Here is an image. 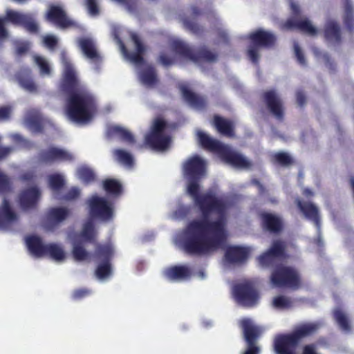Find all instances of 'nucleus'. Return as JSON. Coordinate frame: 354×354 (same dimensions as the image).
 Returning a JSON list of instances; mask_svg holds the SVG:
<instances>
[{"mask_svg":"<svg viewBox=\"0 0 354 354\" xmlns=\"http://www.w3.org/2000/svg\"><path fill=\"white\" fill-rule=\"evenodd\" d=\"M203 218L193 220L183 231L182 245L189 254L203 255L220 248L225 241L226 203L207 192L194 202Z\"/></svg>","mask_w":354,"mask_h":354,"instance_id":"obj_1","label":"nucleus"},{"mask_svg":"<svg viewBox=\"0 0 354 354\" xmlns=\"http://www.w3.org/2000/svg\"><path fill=\"white\" fill-rule=\"evenodd\" d=\"M63 77L59 91L66 95V115L70 120L76 123L90 121L96 109L93 95L81 84L71 62L62 55Z\"/></svg>","mask_w":354,"mask_h":354,"instance_id":"obj_2","label":"nucleus"},{"mask_svg":"<svg viewBox=\"0 0 354 354\" xmlns=\"http://www.w3.org/2000/svg\"><path fill=\"white\" fill-rule=\"evenodd\" d=\"M197 136L203 149L217 153L225 162L238 168H249L251 166L250 161L241 154L233 151L219 140L211 138L203 131H198Z\"/></svg>","mask_w":354,"mask_h":354,"instance_id":"obj_3","label":"nucleus"},{"mask_svg":"<svg viewBox=\"0 0 354 354\" xmlns=\"http://www.w3.org/2000/svg\"><path fill=\"white\" fill-rule=\"evenodd\" d=\"M247 38L249 41L247 55L255 65L259 64L261 49H270L277 42L275 34L263 28H258L250 32Z\"/></svg>","mask_w":354,"mask_h":354,"instance_id":"obj_4","label":"nucleus"},{"mask_svg":"<svg viewBox=\"0 0 354 354\" xmlns=\"http://www.w3.org/2000/svg\"><path fill=\"white\" fill-rule=\"evenodd\" d=\"M167 126V122L162 118H156L145 137V145L154 150L167 149L171 142L170 136L165 133Z\"/></svg>","mask_w":354,"mask_h":354,"instance_id":"obj_5","label":"nucleus"},{"mask_svg":"<svg viewBox=\"0 0 354 354\" xmlns=\"http://www.w3.org/2000/svg\"><path fill=\"white\" fill-rule=\"evenodd\" d=\"M232 295L238 304L246 307L254 306L259 299V294L254 283L248 279L233 283Z\"/></svg>","mask_w":354,"mask_h":354,"instance_id":"obj_6","label":"nucleus"},{"mask_svg":"<svg viewBox=\"0 0 354 354\" xmlns=\"http://www.w3.org/2000/svg\"><path fill=\"white\" fill-rule=\"evenodd\" d=\"M240 326L247 344V348L243 354H259L260 348L257 346V342L263 332V328L254 324L249 318L243 319L240 322Z\"/></svg>","mask_w":354,"mask_h":354,"instance_id":"obj_7","label":"nucleus"},{"mask_svg":"<svg viewBox=\"0 0 354 354\" xmlns=\"http://www.w3.org/2000/svg\"><path fill=\"white\" fill-rule=\"evenodd\" d=\"M46 19L62 29L81 28V25L67 15L63 8L58 5H50L46 13Z\"/></svg>","mask_w":354,"mask_h":354,"instance_id":"obj_8","label":"nucleus"},{"mask_svg":"<svg viewBox=\"0 0 354 354\" xmlns=\"http://www.w3.org/2000/svg\"><path fill=\"white\" fill-rule=\"evenodd\" d=\"M89 214L92 218L109 221L113 218V210L111 205L104 198L93 196L88 200Z\"/></svg>","mask_w":354,"mask_h":354,"instance_id":"obj_9","label":"nucleus"},{"mask_svg":"<svg viewBox=\"0 0 354 354\" xmlns=\"http://www.w3.org/2000/svg\"><path fill=\"white\" fill-rule=\"evenodd\" d=\"M290 8L294 16L289 19V29L295 28L310 36H315L317 34V28L308 18L300 15L299 6L297 3L292 2Z\"/></svg>","mask_w":354,"mask_h":354,"instance_id":"obj_10","label":"nucleus"},{"mask_svg":"<svg viewBox=\"0 0 354 354\" xmlns=\"http://www.w3.org/2000/svg\"><path fill=\"white\" fill-rule=\"evenodd\" d=\"M183 169L187 179L201 180L205 175L206 165L198 155H194L184 162Z\"/></svg>","mask_w":354,"mask_h":354,"instance_id":"obj_11","label":"nucleus"},{"mask_svg":"<svg viewBox=\"0 0 354 354\" xmlns=\"http://www.w3.org/2000/svg\"><path fill=\"white\" fill-rule=\"evenodd\" d=\"M41 162L52 164L55 162H71L73 156L68 151L55 147H50L40 151L38 156Z\"/></svg>","mask_w":354,"mask_h":354,"instance_id":"obj_12","label":"nucleus"},{"mask_svg":"<svg viewBox=\"0 0 354 354\" xmlns=\"http://www.w3.org/2000/svg\"><path fill=\"white\" fill-rule=\"evenodd\" d=\"M318 329L315 324H305L297 327L289 333V354H295V347L303 339L315 334Z\"/></svg>","mask_w":354,"mask_h":354,"instance_id":"obj_13","label":"nucleus"},{"mask_svg":"<svg viewBox=\"0 0 354 354\" xmlns=\"http://www.w3.org/2000/svg\"><path fill=\"white\" fill-rule=\"evenodd\" d=\"M297 203L299 208L304 214L305 217L313 222L316 225L318 233V238L316 239V243L318 246H322L323 241L320 236L321 222L318 207L310 202L302 203L298 200Z\"/></svg>","mask_w":354,"mask_h":354,"instance_id":"obj_14","label":"nucleus"},{"mask_svg":"<svg viewBox=\"0 0 354 354\" xmlns=\"http://www.w3.org/2000/svg\"><path fill=\"white\" fill-rule=\"evenodd\" d=\"M263 98L270 113L278 120L283 119V103L278 93L274 90L267 91L263 93Z\"/></svg>","mask_w":354,"mask_h":354,"instance_id":"obj_15","label":"nucleus"},{"mask_svg":"<svg viewBox=\"0 0 354 354\" xmlns=\"http://www.w3.org/2000/svg\"><path fill=\"white\" fill-rule=\"evenodd\" d=\"M284 255V247L281 241H275L270 248L258 258L259 264L263 267L272 266L275 261Z\"/></svg>","mask_w":354,"mask_h":354,"instance_id":"obj_16","label":"nucleus"},{"mask_svg":"<svg viewBox=\"0 0 354 354\" xmlns=\"http://www.w3.org/2000/svg\"><path fill=\"white\" fill-rule=\"evenodd\" d=\"M130 37L135 44L136 51L129 52L124 44L122 43L121 46L123 53L131 62L136 64H142L145 62L143 54L145 51V47L136 33L131 32Z\"/></svg>","mask_w":354,"mask_h":354,"instance_id":"obj_17","label":"nucleus"},{"mask_svg":"<svg viewBox=\"0 0 354 354\" xmlns=\"http://www.w3.org/2000/svg\"><path fill=\"white\" fill-rule=\"evenodd\" d=\"M41 192L38 187H32L21 192L19 201L23 209L27 210L37 207Z\"/></svg>","mask_w":354,"mask_h":354,"instance_id":"obj_18","label":"nucleus"},{"mask_svg":"<svg viewBox=\"0 0 354 354\" xmlns=\"http://www.w3.org/2000/svg\"><path fill=\"white\" fill-rule=\"evenodd\" d=\"M18 216L12 209L10 201L3 198L0 206V229H6L13 222L17 221Z\"/></svg>","mask_w":354,"mask_h":354,"instance_id":"obj_19","label":"nucleus"},{"mask_svg":"<svg viewBox=\"0 0 354 354\" xmlns=\"http://www.w3.org/2000/svg\"><path fill=\"white\" fill-rule=\"evenodd\" d=\"M180 91L183 98L191 106L197 109H204L207 106L205 99L191 91L186 85H180Z\"/></svg>","mask_w":354,"mask_h":354,"instance_id":"obj_20","label":"nucleus"},{"mask_svg":"<svg viewBox=\"0 0 354 354\" xmlns=\"http://www.w3.org/2000/svg\"><path fill=\"white\" fill-rule=\"evenodd\" d=\"M260 216L263 230L273 234H277L282 230L283 223L279 216L268 212L261 213Z\"/></svg>","mask_w":354,"mask_h":354,"instance_id":"obj_21","label":"nucleus"},{"mask_svg":"<svg viewBox=\"0 0 354 354\" xmlns=\"http://www.w3.org/2000/svg\"><path fill=\"white\" fill-rule=\"evenodd\" d=\"M70 214V211L65 207H52L46 215V227L51 228L64 221Z\"/></svg>","mask_w":354,"mask_h":354,"instance_id":"obj_22","label":"nucleus"},{"mask_svg":"<svg viewBox=\"0 0 354 354\" xmlns=\"http://www.w3.org/2000/svg\"><path fill=\"white\" fill-rule=\"evenodd\" d=\"M16 79L24 90L30 93H35L37 86L32 77V71L30 68H21L15 75Z\"/></svg>","mask_w":354,"mask_h":354,"instance_id":"obj_23","label":"nucleus"},{"mask_svg":"<svg viewBox=\"0 0 354 354\" xmlns=\"http://www.w3.org/2000/svg\"><path fill=\"white\" fill-rule=\"evenodd\" d=\"M249 256V251L241 246H229L225 251V257L230 263H240L245 261Z\"/></svg>","mask_w":354,"mask_h":354,"instance_id":"obj_24","label":"nucleus"},{"mask_svg":"<svg viewBox=\"0 0 354 354\" xmlns=\"http://www.w3.org/2000/svg\"><path fill=\"white\" fill-rule=\"evenodd\" d=\"M26 243L30 252L36 257L46 256V245L37 235H30L26 238Z\"/></svg>","mask_w":354,"mask_h":354,"instance_id":"obj_25","label":"nucleus"},{"mask_svg":"<svg viewBox=\"0 0 354 354\" xmlns=\"http://www.w3.org/2000/svg\"><path fill=\"white\" fill-rule=\"evenodd\" d=\"M84 55L90 60L97 62L101 60L93 41L90 38H81L78 41Z\"/></svg>","mask_w":354,"mask_h":354,"instance_id":"obj_26","label":"nucleus"},{"mask_svg":"<svg viewBox=\"0 0 354 354\" xmlns=\"http://www.w3.org/2000/svg\"><path fill=\"white\" fill-rule=\"evenodd\" d=\"M326 40L332 44L339 43L341 40V32L339 24L333 20L328 21L324 28Z\"/></svg>","mask_w":354,"mask_h":354,"instance_id":"obj_27","label":"nucleus"},{"mask_svg":"<svg viewBox=\"0 0 354 354\" xmlns=\"http://www.w3.org/2000/svg\"><path fill=\"white\" fill-rule=\"evenodd\" d=\"M217 59L218 54L211 51L208 48L203 46L200 47L194 53L192 61L195 63H200L202 62L213 63L216 62Z\"/></svg>","mask_w":354,"mask_h":354,"instance_id":"obj_28","label":"nucleus"},{"mask_svg":"<svg viewBox=\"0 0 354 354\" xmlns=\"http://www.w3.org/2000/svg\"><path fill=\"white\" fill-rule=\"evenodd\" d=\"M214 124L222 135L230 138L234 136V127L231 121L219 115H215L214 117Z\"/></svg>","mask_w":354,"mask_h":354,"instance_id":"obj_29","label":"nucleus"},{"mask_svg":"<svg viewBox=\"0 0 354 354\" xmlns=\"http://www.w3.org/2000/svg\"><path fill=\"white\" fill-rule=\"evenodd\" d=\"M166 277L170 280H183L190 277L191 272L185 266H174L165 270Z\"/></svg>","mask_w":354,"mask_h":354,"instance_id":"obj_30","label":"nucleus"},{"mask_svg":"<svg viewBox=\"0 0 354 354\" xmlns=\"http://www.w3.org/2000/svg\"><path fill=\"white\" fill-rule=\"evenodd\" d=\"M271 282L274 286L285 287L288 286V267H277L272 272Z\"/></svg>","mask_w":354,"mask_h":354,"instance_id":"obj_31","label":"nucleus"},{"mask_svg":"<svg viewBox=\"0 0 354 354\" xmlns=\"http://www.w3.org/2000/svg\"><path fill=\"white\" fill-rule=\"evenodd\" d=\"M140 80L143 84L148 87H153L158 82L155 68L149 65L140 73Z\"/></svg>","mask_w":354,"mask_h":354,"instance_id":"obj_32","label":"nucleus"},{"mask_svg":"<svg viewBox=\"0 0 354 354\" xmlns=\"http://www.w3.org/2000/svg\"><path fill=\"white\" fill-rule=\"evenodd\" d=\"M107 133L110 136H118L121 140L129 145H133L136 143V140L133 134L122 127L117 125L111 126L109 127Z\"/></svg>","mask_w":354,"mask_h":354,"instance_id":"obj_33","label":"nucleus"},{"mask_svg":"<svg viewBox=\"0 0 354 354\" xmlns=\"http://www.w3.org/2000/svg\"><path fill=\"white\" fill-rule=\"evenodd\" d=\"M26 125L30 129L35 133L43 131L42 119L37 111H31L28 113L25 118Z\"/></svg>","mask_w":354,"mask_h":354,"instance_id":"obj_34","label":"nucleus"},{"mask_svg":"<svg viewBox=\"0 0 354 354\" xmlns=\"http://www.w3.org/2000/svg\"><path fill=\"white\" fill-rule=\"evenodd\" d=\"M273 351L275 354H288V333H278L273 339Z\"/></svg>","mask_w":354,"mask_h":354,"instance_id":"obj_35","label":"nucleus"},{"mask_svg":"<svg viewBox=\"0 0 354 354\" xmlns=\"http://www.w3.org/2000/svg\"><path fill=\"white\" fill-rule=\"evenodd\" d=\"M114 250L111 244H97L95 248L94 256L102 261H111Z\"/></svg>","mask_w":354,"mask_h":354,"instance_id":"obj_36","label":"nucleus"},{"mask_svg":"<svg viewBox=\"0 0 354 354\" xmlns=\"http://www.w3.org/2000/svg\"><path fill=\"white\" fill-rule=\"evenodd\" d=\"M173 50L181 57L192 60L194 51L185 42L174 40L171 43Z\"/></svg>","mask_w":354,"mask_h":354,"instance_id":"obj_37","label":"nucleus"},{"mask_svg":"<svg viewBox=\"0 0 354 354\" xmlns=\"http://www.w3.org/2000/svg\"><path fill=\"white\" fill-rule=\"evenodd\" d=\"M96 234L97 232L93 222L91 220L85 222L80 232L81 237L86 241L93 243L95 241Z\"/></svg>","mask_w":354,"mask_h":354,"instance_id":"obj_38","label":"nucleus"},{"mask_svg":"<svg viewBox=\"0 0 354 354\" xmlns=\"http://www.w3.org/2000/svg\"><path fill=\"white\" fill-rule=\"evenodd\" d=\"M303 286V280L299 272L292 267H289V290H296Z\"/></svg>","mask_w":354,"mask_h":354,"instance_id":"obj_39","label":"nucleus"},{"mask_svg":"<svg viewBox=\"0 0 354 354\" xmlns=\"http://www.w3.org/2000/svg\"><path fill=\"white\" fill-rule=\"evenodd\" d=\"M72 254L73 258L78 261H84L89 256L82 242L77 240H74L73 242Z\"/></svg>","mask_w":354,"mask_h":354,"instance_id":"obj_40","label":"nucleus"},{"mask_svg":"<svg viewBox=\"0 0 354 354\" xmlns=\"http://www.w3.org/2000/svg\"><path fill=\"white\" fill-rule=\"evenodd\" d=\"M46 256H49L56 261H62L65 258V253L57 244L50 243L46 245Z\"/></svg>","mask_w":354,"mask_h":354,"instance_id":"obj_41","label":"nucleus"},{"mask_svg":"<svg viewBox=\"0 0 354 354\" xmlns=\"http://www.w3.org/2000/svg\"><path fill=\"white\" fill-rule=\"evenodd\" d=\"M344 19L348 29L351 31L354 27L353 7L351 0H344Z\"/></svg>","mask_w":354,"mask_h":354,"instance_id":"obj_42","label":"nucleus"},{"mask_svg":"<svg viewBox=\"0 0 354 354\" xmlns=\"http://www.w3.org/2000/svg\"><path fill=\"white\" fill-rule=\"evenodd\" d=\"M104 190L109 194L118 196L122 193V185L116 180L109 178L103 182Z\"/></svg>","mask_w":354,"mask_h":354,"instance_id":"obj_43","label":"nucleus"},{"mask_svg":"<svg viewBox=\"0 0 354 354\" xmlns=\"http://www.w3.org/2000/svg\"><path fill=\"white\" fill-rule=\"evenodd\" d=\"M312 50L315 56L322 60L330 71L333 72L335 71L336 65L327 53L321 51L315 46L312 47Z\"/></svg>","mask_w":354,"mask_h":354,"instance_id":"obj_44","label":"nucleus"},{"mask_svg":"<svg viewBox=\"0 0 354 354\" xmlns=\"http://www.w3.org/2000/svg\"><path fill=\"white\" fill-rule=\"evenodd\" d=\"M113 154L115 160L120 163L128 167H132L133 165V156L127 151L123 149H116L113 151Z\"/></svg>","mask_w":354,"mask_h":354,"instance_id":"obj_45","label":"nucleus"},{"mask_svg":"<svg viewBox=\"0 0 354 354\" xmlns=\"http://www.w3.org/2000/svg\"><path fill=\"white\" fill-rule=\"evenodd\" d=\"M334 318L335 319L340 329L346 333H351V326L347 316L344 311H334Z\"/></svg>","mask_w":354,"mask_h":354,"instance_id":"obj_46","label":"nucleus"},{"mask_svg":"<svg viewBox=\"0 0 354 354\" xmlns=\"http://www.w3.org/2000/svg\"><path fill=\"white\" fill-rule=\"evenodd\" d=\"M78 178L85 184H89L95 181V174L93 171L85 166L80 167L77 171Z\"/></svg>","mask_w":354,"mask_h":354,"instance_id":"obj_47","label":"nucleus"},{"mask_svg":"<svg viewBox=\"0 0 354 354\" xmlns=\"http://www.w3.org/2000/svg\"><path fill=\"white\" fill-rule=\"evenodd\" d=\"M27 15L12 10H7L4 19L14 25L21 26Z\"/></svg>","mask_w":354,"mask_h":354,"instance_id":"obj_48","label":"nucleus"},{"mask_svg":"<svg viewBox=\"0 0 354 354\" xmlns=\"http://www.w3.org/2000/svg\"><path fill=\"white\" fill-rule=\"evenodd\" d=\"M35 63L39 69V73L41 76H50L51 75V68L48 61L39 55L34 56Z\"/></svg>","mask_w":354,"mask_h":354,"instance_id":"obj_49","label":"nucleus"},{"mask_svg":"<svg viewBox=\"0 0 354 354\" xmlns=\"http://www.w3.org/2000/svg\"><path fill=\"white\" fill-rule=\"evenodd\" d=\"M111 273V261H102L95 270V275L100 279H102L109 277Z\"/></svg>","mask_w":354,"mask_h":354,"instance_id":"obj_50","label":"nucleus"},{"mask_svg":"<svg viewBox=\"0 0 354 354\" xmlns=\"http://www.w3.org/2000/svg\"><path fill=\"white\" fill-rule=\"evenodd\" d=\"M49 185L54 191L60 190L64 185V180L59 174H53L48 178Z\"/></svg>","mask_w":354,"mask_h":354,"instance_id":"obj_51","label":"nucleus"},{"mask_svg":"<svg viewBox=\"0 0 354 354\" xmlns=\"http://www.w3.org/2000/svg\"><path fill=\"white\" fill-rule=\"evenodd\" d=\"M189 183L187 186V192L194 198L195 202L198 197L201 196L202 195L199 193L200 186L198 181L200 180L189 179Z\"/></svg>","mask_w":354,"mask_h":354,"instance_id":"obj_52","label":"nucleus"},{"mask_svg":"<svg viewBox=\"0 0 354 354\" xmlns=\"http://www.w3.org/2000/svg\"><path fill=\"white\" fill-rule=\"evenodd\" d=\"M11 179L0 171V194L9 192L12 190Z\"/></svg>","mask_w":354,"mask_h":354,"instance_id":"obj_53","label":"nucleus"},{"mask_svg":"<svg viewBox=\"0 0 354 354\" xmlns=\"http://www.w3.org/2000/svg\"><path fill=\"white\" fill-rule=\"evenodd\" d=\"M293 53L297 62L302 66H307V62L303 50L296 41L293 43Z\"/></svg>","mask_w":354,"mask_h":354,"instance_id":"obj_54","label":"nucleus"},{"mask_svg":"<svg viewBox=\"0 0 354 354\" xmlns=\"http://www.w3.org/2000/svg\"><path fill=\"white\" fill-rule=\"evenodd\" d=\"M21 26L30 33H37L39 31L37 24L28 15H26Z\"/></svg>","mask_w":354,"mask_h":354,"instance_id":"obj_55","label":"nucleus"},{"mask_svg":"<svg viewBox=\"0 0 354 354\" xmlns=\"http://www.w3.org/2000/svg\"><path fill=\"white\" fill-rule=\"evenodd\" d=\"M184 25L187 29L196 35L201 34L203 31L202 26L196 22L189 19L184 20Z\"/></svg>","mask_w":354,"mask_h":354,"instance_id":"obj_56","label":"nucleus"},{"mask_svg":"<svg viewBox=\"0 0 354 354\" xmlns=\"http://www.w3.org/2000/svg\"><path fill=\"white\" fill-rule=\"evenodd\" d=\"M91 293V290L86 288H81L75 289L73 291L72 293V297L73 299L75 300H80L83 298H85L90 295Z\"/></svg>","mask_w":354,"mask_h":354,"instance_id":"obj_57","label":"nucleus"},{"mask_svg":"<svg viewBox=\"0 0 354 354\" xmlns=\"http://www.w3.org/2000/svg\"><path fill=\"white\" fill-rule=\"evenodd\" d=\"M80 195V189L78 187H73L62 197V199L66 201H71L79 198Z\"/></svg>","mask_w":354,"mask_h":354,"instance_id":"obj_58","label":"nucleus"},{"mask_svg":"<svg viewBox=\"0 0 354 354\" xmlns=\"http://www.w3.org/2000/svg\"><path fill=\"white\" fill-rule=\"evenodd\" d=\"M190 212V207L186 205H180L174 212V214L176 218L182 219L186 218Z\"/></svg>","mask_w":354,"mask_h":354,"instance_id":"obj_59","label":"nucleus"},{"mask_svg":"<svg viewBox=\"0 0 354 354\" xmlns=\"http://www.w3.org/2000/svg\"><path fill=\"white\" fill-rule=\"evenodd\" d=\"M273 161L280 165H288V153L280 152L277 153L273 156Z\"/></svg>","mask_w":354,"mask_h":354,"instance_id":"obj_60","label":"nucleus"},{"mask_svg":"<svg viewBox=\"0 0 354 354\" xmlns=\"http://www.w3.org/2000/svg\"><path fill=\"white\" fill-rule=\"evenodd\" d=\"M272 304L277 308H286L288 306V299L283 296H278L274 298Z\"/></svg>","mask_w":354,"mask_h":354,"instance_id":"obj_61","label":"nucleus"},{"mask_svg":"<svg viewBox=\"0 0 354 354\" xmlns=\"http://www.w3.org/2000/svg\"><path fill=\"white\" fill-rule=\"evenodd\" d=\"M44 45L50 49H54L57 45V39L55 36L47 35L44 37Z\"/></svg>","mask_w":354,"mask_h":354,"instance_id":"obj_62","label":"nucleus"},{"mask_svg":"<svg viewBox=\"0 0 354 354\" xmlns=\"http://www.w3.org/2000/svg\"><path fill=\"white\" fill-rule=\"evenodd\" d=\"M90 14L97 15L99 14V8L96 0H86Z\"/></svg>","mask_w":354,"mask_h":354,"instance_id":"obj_63","label":"nucleus"},{"mask_svg":"<svg viewBox=\"0 0 354 354\" xmlns=\"http://www.w3.org/2000/svg\"><path fill=\"white\" fill-rule=\"evenodd\" d=\"M35 177V176L33 171H26L19 176V179L25 183H32L33 182Z\"/></svg>","mask_w":354,"mask_h":354,"instance_id":"obj_64","label":"nucleus"}]
</instances>
